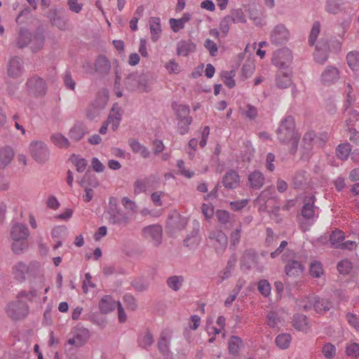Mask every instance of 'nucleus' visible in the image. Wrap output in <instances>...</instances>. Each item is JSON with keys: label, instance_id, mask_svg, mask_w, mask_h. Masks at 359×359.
Instances as JSON below:
<instances>
[{"label": "nucleus", "instance_id": "obj_1", "mask_svg": "<svg viewBox=\"0 0 359 359\" xmlns=\"http://www.w3.org/2000/svg\"><path fill=\"white\" fill-rule=\"evenodd\" d=\"M277 137L282 144H291L290 153L294 155L298 149L300 134L295 130V121L292 116L283 119L276 131Z\"/></svg>", "mask_w": 359, "mask_h": 359}, {"label": "nucleus", "instance_id": "obj_2", "mask_svg": "<svg viewBox=\"0 0 359 359\" xmlns=\"http://www.w3.org/2000/svg\"><path fill=\"white\" fill-rule=\"evenodd\" d=\"M258 259V255L254 250H245L240 260L241 270L247 272L255 268L258 272L262 273L264 271V266L259 264Z\"/></svg>", "mask_w": 359, "mask_h": 359}, {"label": "nucleus", "instance_id": "obj_3", "mask_svg": "<svg viewBox=\"0 0 359 359\" xmlns=\"http://www.w3.org/2000/svg\"><path fill=\"white\" fill-rule=\"evenodd\" d=\"M6 310L8 316L13 320L25 318L29 311L27 303L20 299L9 303Z\"/></svg>", "mask_w": 359, "mask_h": 359}, {"label": "nucleus", "instance_id": "obj_4", "mask_svg": "<svg viewBox=\"0 0 359 359\" xmlns=\"http://www.w3.org/2000/svg\"><path fill=\"white\" fill-rule=\"evenodd\" d=\"M208 239L217 255H222L225 251L227 247V236L222 231L219 229L211 231Z\"/></svg>", "mask_w": 359, "mask_h": 359}, {"label": "nucleus", "instance_id": "obj_5", "mask_svg": "<svg viewBox=\"0 0 359 359\" xmlns=\"http://www.w3.org/2000/svg\"><path fill=\"white\" fill-rule=\"evenodd\" d=\"M292 51L287 48H283L274 52L272 63L280 70L289 69L288 67L292 61Z\"/></svg>", "mask_w": 359, "mask_h": 359}, {"label": "nucleus", "instance_id": "obj_6", "mask_svg": "<svg viewBox=\"0 0 359 359\" xmlns=\"http://www.w3.org/2000/svg\"><path fill=\"white\" fill-rule=\"evenodd\" d=\"M29 151L33 158L39 163H44L49 158L48 148L43 142H32L29 144Z\"/></svg>", "mask_w": 359, "mask_h": 359}, {"label": "nucleus", "instance_id": "obj_7", "mask_svg": "<svg viewBox=\"0 0 359 359\" xmlns=\"http://www.w3.org/2000/svg\"><path fill=\"white\" fill-rule=\"evenodd\" d=\"M28 92L36 96H43L47 91L45 80L39 76H34L27 79L26 83Z\"/></svg>", "mask_w": 359, "mask_h": 359}, {"label": "nucleus", "instance_id": "obj_8", "mask_svg": "<svg viewBox=\"0 0 359 359\" xmlns=\"http://www.w3.org/2000/svg\"><path fill=\"white\" fill-rule=\"evenodd\" d=\"M290 38L289 30L283 24L276 25L271 32L270 41L276 46L286 43Z\"/></svg>", "mask_w": 359, "mask_h": 359}, {"label": "nucleus", "instance_id": "obj_9", "mask_svg": "<svg viewBox=\"0 0 359 359\" xmlns=\"http://www.w3.org/2000/svg\"><path fill=\"white\" fill-rule=\"evenodd\" d=\"M124 85L131 91L136 89L144 90L147 87L146 76L137 72L131 73L125 79Z\"/></svg>", "mask_w": 359, "mask_h": 359}, {"label": "nucleus", "instance_id": "obj_10", "mask_svg": "<svg viewBox=\"0 0 359 359\" xmlns=\"http://www.w3.org/2000/svg\"><path fill=\"white\" fill-rule=\"evenodd\" d=\"M162 232L161 226L158 224L149 225L142 229L143 236L155 246L161 243Z\"/></svg>", "mask_w": 359, "mask_h": 359}, {"label": "nucleus", "instance_id": "obj_11", "mask_svg": "<svg viewBox=\"0 0 359 359\" xmlns=\"http://www.w3.org/2000/svg\"><path fill=\"white\" fill-rule=\"evenodd\" d=\"M106 219L108 222L113 225L126 226L129 223L130 219L127 215L123 212L121 209L105 212Z\"/></svg>", "mask_w": 359, "mask_h": 359}, {"label": "nucleus", "instance_id": "obj_12", "mask_svg": "<svg viewBox=\"0 0 359 359\" xmlns=\"http://www.w3.org/2000/svg\"><path fill=\"white\" fill-rule=\"evenodd\" d=\"M72 334V337L68 339V343L76 347L84 345L90 337L88 330L84 327H75Z\"/></svg>", "mask_w": 359, "mask_h": 359}, {"label": "nucleus", "instance_id": "obj_13", "mask_svg": "<svg viewBox=\"0 0 359 359\" xmlns=\"http://www.w3.org/2000/svg\"><path fill=\"white\" fill-rule=\"evenodd\" d=\"M340 79L339 70L334 66H327L322 72L320 79L324 85L330 86Z\"/></svg>", "mask_w": 359, "mask_h": 359}, {"label": "nucleus", "instance_id": "obj_14", "mask_svg": "<svg viewBox=\"0 0 359 359\" xmlns=\"http://www.w3.org/2000/svg\"><path fill=\"white\" fill-rule=\"evenodd\" d=\"M106 102L102 98H97L86 109V117L90 121L99 117L102 110L105 107Z\"/></svg>", "mask_w": 359, "mask_h": 359}, {"label": "nucleus", "instance_id": "obj_15", "mask_svg": "<svg viewBox=\"0 0 359 359\" xmlns=\"http://www.w3.org/2000/svg\"><path fill=\"white\" fill-rule=\"evenodd\" d=\"M23 72L24 67L22 59L17 56L12 57L8 63V75L13 78H18L23 74Z\"/></svg>", "mask_w": 359, "mask_h": 359}, {"label": "nucleus", "instance_id": "obj_16", "mask_svg": "<svg viewBox=\"0 0 359 359\" xmlns=\"http://www.w3.org/2000/svg\"><path fill=\"white\" fill-rule=\"evenodd\" d=\"M200 225L195 222L192 231L184 240V245L189 249L196 248L201 243V238L199 235Z\"/></svg>", "mask_w": 359, "mask_h": 359}, {"label": "nucleus", "instance_id": "obj_17", "mask_svg": "<svg viewBox=\"0 0 359 359\" xmlns=\"http://www.w3.org/2000/svg\"><path fill=\"white\" fill-rule=\"evenodd\" d=\"M316 198L314 196H306L304 199V205L302 208V216L306 220L313 219L315 217L316 209L315 207Z\"/></svg>", "mask_w": 359, "mask_h": 359}, {"label": "nucleus", "instance_id": "obj_18", "mask_svg": "<svg viewBox=\"0 0 359 359\" xmlns=\"http://www.w3.org/2000/svg\"><path fill=\"white\" fill-rule=\"evenodd\" d=\"M87 133L88 130L85 123L81 121L76 122L69 131V137L74 142H79Z\"/></svg>", "mask_w": 359, "mask_h": 359}, {"label": "nucleus", "instance_id": "obj_19", "mask_svg": "<svg viewBox=\"0 0 359 359\" xmlns=\"http://www.w3.org/2000/svg\"><path fill=\"white\" fill-rule=\"evenodd\" d=\"M292 72L290 69L279 70L276 76V84L278 88L283 89L289 88L292 82Z\"/></svg>", "mask_w": 359, "mask_h": 359}, {"label": "nucleus", "instance_id": "obj_20", "mask_svg": "<svg viewBox=\"0 0 359 359\" xmlns=\"http://www.w3.org/2000/svg\"><path fill=\"white\" fill-rule=\"evenodd\" d=\"M222 182L228 189H236L240 184V176L236 170H231L224 175Z\"/></svg>", "mask_w": 359, "mask_h": 359}, {"label": "nucleus", "instance_id": "obj_21", "mask_svg": "<svg viewBox=\"0 0 359 359\" xmlns=\"http://www.w3.org/2000/svg\"><path fill=\"white\" fill-rule=\"evenodd\" d=\"M248 184L252 189H260L265 183V177L263 173L259 170H254L250 172L248 177Z\"/></svg>", "mask_w": 359, "mask_h": 359}, {"label": "nucleus", "instance_id": "obj_22", "mask_svg": "<svg viewBox=\"0 0 359 359\" xmlns=\"http://www.w3.org/2000/svg\"><path fill=\"white\" fill-rule=\"evenodd\" d=\"M304 267L301 262L296 260L289 261L285 266V272L287 276L297 277L301 276Z\"/></svg>", "mask_w": 359, "mask_h": 359}, {"label": "nucleus", "instance_id": "obj_23", "mask_svg": "<svg viewBox=\"0 0 359 359\" xmlns=\"http://www.w3.org/2000/svg\"><path fill=\"white\" fill-rule=\"evenodd\" d=\"M196 44L191 40H181L177 44V54L179 56H187L194 52Z\"/></svg>", "mask_w": 359, "mask_h": 359}, {"label": "nucleus", "instance_id": "obj_24", "mask_svg": "<svg viewBox=\"0 0 359 359\" xmlns=\"http://www.w3.org/2000/svg\"><path fill=\"white\" fill-rule=\"evenodd\" d=\"M29 235V229L25 224H15L11 228V237L13 240L27 239Z\"/></svg>", "mask_w": 359, "mask_h": 359}, {"label": "nucleus", "instance_id": "obj_25", "mask_svg": "<svg viewBox=\"0 0 359 359\" xmlns=\"http://www.w3.org/2000/svg\"><path fill=\"white\" fill-rule=\"evenodd\" d=\"M151 39L156 42L160 38L161 34V20L158 17H151L149 20Z\"/></svg>", "mask_w": 359, "mask_h": 359}, {"label": "nucleus", "instance_id": "obj_26", "mask_svg": "<svg viewBox=\"0 0 359 359\" xmlns=\"http://www.w3.org/2000/svg\"><path fill=\"white\" fill-rule=\"evenodd\" d=\"M111 69L109 60L104 56H98L95 62V72L102 75L107 74Z\"/></svg>", "mask_w": 359, "mask_h": 359}, {"label": "nucleus", "instance_id": "obj_27", "mask_svg": "<svg viewBox=\"0 0 359 359\" xmlns=\"http://www.w3.org/2000/svg\"><path fill=\"white\" fill-rule=\"evenodd\" d=\"M14 157V151L11 147H6L0 149V168H5L10 164Z\"/></svg>", "mask_w": 359, "mask_h": 359}, {"label": "nucleus", "instance_id": "obj_28", "mask_svg": "<svg viewBox=\"0 0 359 359\" xmlns=\"http://www.w3.org/2000/svg\"><path fill=\"white\" fill-rule=\"evenodd\" d=\"M116 302L110 295H104L100 301L99 308L102 313H108L114 310Z\"/></svg>", "mask_w": 359, "mask_h": 359}, {"label": "nucleus", "instance_id": "obj_29", "mask_svg": "<svg viewBox=\"0 0 359 359\" xmlns=\"http://www.w3.org/2000/svg\"><path fill=\"white\" fill-rule=\"evenodd\" d=\"M170 337L165 333L162 332L158 341V348L159 351L164 355L168 356L170 353Z\"/></svg>", "mask_w": 359, "mask_h": 359}, {"label": "nucleus", "instance_id": "obj_30", "mask_svg": "<svg viewBox=\"0 0 359 359\" xmlns=\"http://www.w3.org/2000/svg\"><path fill=\"white\" fill-rule=\"evenodd\" d=\"M172 108L175 111L177 121L187 119V118H192L189 115L190 108L188 105L173 102L172 104Z\"/></svg>", "mask_w": 359, "mask_h": 359}, {"label": "nucleus", "instance_id": "obj_31", "mask_svg": "<svg viewBox=\"0 0 359 359\" xmlns=\"http://www.w3.org/2000/svg\"><path fill=\"white\" fill-rule=\"evenodd\" d=\"M191 19V15L188 13L183 14L182 17L179 19L170 18L169 20L171 29L174 32H177L180 29L184 27L186 22Z\"/></svg>", "mask_w": 359, "mask_h": 359}, {"label": "nucleus", "instance_id": "obj_32", "mask_svg": "<svg viewBox=\"0 0 359 359\" xmlns=\"http://www.w3.org/2000/svg\"><path fill=\"white\" fill-rule=\"evenodd\" d=\"M332 307V304L326 299L313 296V308L318 313L327 311Z\"/></svg>", "mask_w": 359, "mask_h": 359}, {"label": "nucleus", "instance_id": "obj_33", "mask_svg": "<svg viewBox=\"0 0 359 359\" xmlns=\"http://www.w3.org/2000/svg\"><path fill=\"white\" fill-rule=\"evenodd\" d=\"M50 139L54 145L60 149H67L70 146L69 140L61 133H53Z\"/></svg>", "mask_w": 359, "mask_h": 359}, {"label": "nucleus", "instance_id": "obj_34", "mask_svg": "<svg viewBox=\"0 0 359 359\" xmlns=\"http://www.w3.org/2000/svg\"><path fill=\"white\" fill-rule=\"evenodd\" d=\"M243 346L242 339L237 336L230 337L228 341L229 352L232 355H236L239 353L241 347Z\"/></svg>", "mask_w": 359, "mask_h": 359}, {"label": "nucleus", "instance_id": "obj_35", "mask_svg": "<svg viewBox=\"0 0 359 359\" xmlns=\"http://www.w3.org/2000/svg\"><path fill=\"white\" fill-rule=\"evenodd\" d=\"M325 11L330 14H338L344 11L343 4L341 0H327Z\"/></svg>", "mask_w": 359, "mask_h": 359}, {"label": "nucleus", "instance_id": "obj_36", "mask_svg": "<svg viewBox=\"0 0 359 359\" xmlns=\"http://www.w3.org/2000/svg\"><path fill=\"white\" fill-rule=\"evenodd\" d=\"M236 257L235 256H232L230 259L228 261L226 267L219 273V276L221 279L220 282L224 281V280L229 278L234 270V267L236 263Z\"/></svg>", "mask_w": 359, "mask_h": 359}, {"label": "nucleus", "instance_id": "obj_37", "mask_svg": "<svg viewBox=\"0 0 359 359\" xmlns=\"http://www.w3.org/2000/svg\"><path fill=\"white\" fill-rule=\"evenodd\" d=\"M130 146L135 153L140 154L144 158H147L150 156V151L149 149L141 144L138 141L135 140H131L130 141Z\"/></svg>", "mask_w": 359, "mask_h": 359}, {"label": "nucleus", "instance_id": "obj_38", "mask_svg": "<svg viewBox=\"0 0 359 359\" xmlns=\"http://www.w3.org/2000/svg\"><path fill=\"white\" fill-rule=\"evenodd\" d=\"M137 343L139 346L143 348H147L151 346L154 343L152 334L149 331L140 334L137 338Z\"/></svg>", "mask_w": 359, "mask_h": 359}, {"label": "nucleus", "instance_id": "obj_39", "mask_svg": "<svg viewBox=\"0 0 359 359\" xmlns=\"http://www.w3.org/2000/svg\"><path fill=\"white\" fill-rule=\"evenodd\" d=\"M31 34L27 29L21 28L17 38V46L22 48L28 45L31 41Z\"/></svg>", "mask_w": 359, "mask_h": 359}, {"label": "nucleus", "instance_id": "obj_40", "mask_svg": "<svg viewBox=\"0 0 359 359\" xmlns=\"http://www.w3.org/2000/svg\"><path fill=\"white\" fill-rule=\"evenodd\" d=\"M27 271V266L22 262L17 263L13 267V273L15 279L22 281L25 280V273Z\"/></svg>", "mask_w": 359, "mask_h": 359}, {"label": "nucleus", "instance_id": "obj_41", "mask_svg": "<svg viewBox=\"0 0 359 359\" xmlns=\"http://www.w3.org/2000/svg\"><path fill=\"white\" fill-rule=\"evenodd\" d=\"M347 64L353 71L359 70V52L353 50L346 56Z\"/></svg>", "mask_w": 359, "mask_h": 359}, {"label": "nucleus", "instance_id": "obj_42", "mask_svg": "<svg viewBox=\"0 0 359 359\" xmlns=\"http://www.w3.org/2000/svg\"><path fill=\"white\" fill-rule=\"evenodd\" d=\"M184 282V278L182 276H172L167 278V285L172 290L177 292L181 288Z\"/></svg>", "mask_w": 359, "mask_h": 359}, {"label": "nucleus", "instance_id": "obj_43", "mask_svg": "<svg viewBox=\"0 0 359 359\" xmlns=\"http://www.w3.org/2000/svg\"><path fill=\"white\" fill-rule=\"evenodd\" d=\"M44 36L41 34H36L32 37L31 36V48L33 52H37L42 48L44 44Z\"/></svg>", "mask_w": 359, "mask_h": 359}, {"label": "nucleus", "instance_id": "obj_44", "mask_svg": "<svg viewBox=\"0 0 359 359\" xmlns=\"http://www.w3.org/2000/svg\"><path fill=\"white\" fill-rule=\"evenodd\" d=\"M351 151V147L349 143H344L338 145L336 154L339 158L341 160H346Z\"/></svg>", "mask_w": 359, "mask_h": 359}, {"label": "nucleus", "instance_id": "obj_45", "mask_svg": "<svg viewBox=\"0 0 359 359\" xmlns=\"http://www.w3.org/2000/svg\"><path fill=\"white\" fill-rule=\"evenodd\" d=\"M227 16L229 17L232 23L246 22L245 16L243 11L241 8L232 10L230 12V14L227 15Z\"/></svg>", "mask_w": 359, "mask_h": 359}, {"label": "nucleus", "instance_id": "obj_46", "mask_svg": "<svg viewBox=\"0 0 359 359\" xmlns=\"http://www.w3.org/2000/svg\"><path fill=\"white\" fill-rule=\"evenodd\" d=\"M292 337L289 334H280L276 338V344L281 349H286L289 347Z\"/></svg>", "mask_w": 359, "mask_h": 359}, {"label": "nucleus", "instance_id": "obj_47", "mask_svg": "<svg viewBox=\"0 0 359 359\" xmlns=\"http://www.w3.org/2000/svg\"><path fill=\"white\" fill-rule=\"evenodd\" d=\"M344 238V233L342 231L335 230L330 235V241L332 246L340 248V245L342 243L341 242Z\"/></svg>", "mask_w": 359, "mask_h": 359}, {"label": "nucleus", "instance_id": "obj_48", "mask_svg": "<svg viewBox=\"0 0 359 359\" xmlns=\"http://www.w3.org/2000/svg\"><path fill=\"white\" fill-rule=\"evenodd\" d=\"M345 353L348 357L357 358L359 357V344L353 341L347 343Z\"/></svg>", "mask_w": 359, "mask_h": 359}, {"label": "nucleus", "instance_id": "obj_49", "mask_svg": "<svg viewBox=\"0 0 359 359\" xmlns=\"http://www.w3.org/2000/svg\"><path fill=\"white\" fill-rule=\"evenodd\" d=\"M51 236L54 241L63 240L67 236V229L65 226H57L53 229Z\"/></svg>", "mask_w": 359, "mask_h": 359}, {"label": "nucleus", "instance_id": "obj_50", "mask_svg": "<svg viewBox=\"0 0 359 359\" xmlns=\"http://www.w3.org/2000/svg\"><path fill=\"white\" fill-rule=\"evenodd\" d=\"M235 71H225L222 73V78L224 83L229 88H233L235 85V81L233 77L235 76Z\"/></svg>", "mask_w": 359, "mask_h": 359}, {"label": "nucleus", "instance_id": "obj_51", "mask_svg": "<svg viewBox=\"0 0 359 359\" xmlns=\"http://www.w3.org/2000/svg\"><path fill=\"white\" fill-rule=\"evenodd\" d=\"M193 121L192 118H187V119L178 120L177 122V131L178 133L184 135L189 133V126Z\"/></svg>", "mask_w": 359, "mask_h": 359}, {"label": "nucleus", "instance_id": "obj_52", "mask_svg": "<svg viewBox=\"0 0 359 359\" xmlns=\"http://www.w3.org/2000/svg\"><path fill=\"white\" fill-rule=\"evenodd\" d=\"M320 32V23L319 21H315L312 25L309 43L310 46H313L316 41L317 37Z\"/></svg>", "mask_w": 359, "mask_h": 359}, {"label": "nucleus", "instance_id": "obj_53", "mask_svg": "<svg viewBox=\"0 0 359 359\" xmlns=\"http://www.w3.org/2000/svg\"><path fill=\"white\" fill-rule=\"evenodd\" d=\"M72 162L76 166L79 172H83L88 165L87 161L83 158H79L78 156L73 155L71 158Z\"/></svg>", "mask_w": 359, "mask_h": 359}, {"label": "nucleus", "instance_id": "obj_54", "mask_svg": "<svg viewBox=\"0 0 359 359\" xmlns=\"http://www.w3.org/2000/svg\"><path fill=\"white\" fill-rule=\"evenodd\" d=\"M11 247L15 254H21L27 248V239L13 240Z\"/></svg>", "mask_w": 359, "mask_h": 359}, {"label": "nucleus", "instance_id": "obj_55", "mask_svg": "<svg viewBox=\"0 0 359 359\" xmlns=\"http://www.w3.org/2000/svg\"><path fill=\"white\" fill-rule=\"evenodd\" d=\"M259 292L265 297L271 294V285L267 280L263 279L259 281L257 284Z\"/></svg>", "mask_w": 359, "mask_h": 359}, {"label": "nucleus", "instance_id": "obj_56", "mask_svg": "<svg viewBox=\"0 0 359 359\" xmlns=\"http://www.w3.org/2000/svg\"><path fill=\"white\" fill-rule=\"evenodd\" d=\"M312 151L313 146L307 143L305 144L302 142L300 147L301 158L304 161H308L312 155Z\"/></svg>", "mask_w": 359, "mask_h": 359}, {"label": "nucleus", "instance_id": "obj_57", "mask_svg": "<svg viewBox=\"0 0 359 359\" xmlns=\"http://www.w3.org/2000/svg\"><path fill=\"white\" fill-rule=\"evenodd\" d=\"M299 306L307 311L313 307V296L304 297L297 301Z\"/></svg>", "mask_w": 359, "mask_h": 359}, {"label": "nucleus", "instance_id": "obj_58", "mask_svg": "<svg viewBox=\"0 0 359 359\" xmlns=\"http://www.w3.org/2000/svg\"><path fill=\"white\" fill-rule=\"evenodd\" d=\"M308 324L307 318L304 315H297L294 318V326L299 330H302L306 327Z\"/></svg>", "mask_w": 359, "mask_h": 359}, {"label": "nucleus", "instance_id": "obj_59", "mask_svg": "<svg viewBox=\"0 0 359 359\" xmlns=\"http://www.w3.org/2000/svg\"><path fill=\"white\" fill-rule=\"evenodd\" d=\"M323 273L322 265L318 262H314L310 266V274L313 278H319Z\"/></svg>", "mask_w": 359, "mask_h": 359}, {"label": "nucleus", "instance_id": "obj_60", "mask_svg": "<svg viewBox=\"0 0 359 359\" xmlns=\"http://www.w3.org/2000/svg\"><path fill=\"white\" fill-rule=\"evenodd\" d=\"M232 23V22L230 20L229 17L226 15L219 22V30L220 32L222 34V36L225 37L229 30V26Z\"/></svg>", "mask_w": 359, "mask_h": 359}, {"label": "nucleus", "instance_id": "obj_61", "mask_svg": "<svg viewBox=\"0 0 359 359\" xmlns=\"http://www.w3.org/2000/svg\"><path fill=\"white\" fill-rule=\"evenodd\" d=\"M346 319L349 325L359 331V316L353 313H348L346 315Z\"/></svg>", "mask_w": 359, "mask_h": 359}, {"label": "nucleus", "instance_id": "obj_62", "mask_svg": "<svg viewBox=\"0 0 359 359\" xmlns=\"http://www.w3.org/2000/svg\"><path fill=\"white\" fill-rule=\"evenodd\" d=\"M164 67L170 74H177L181 71L179 64L173 59L169 60Z\"/></svg>", "mask_w": 359, "mask_h": 359}, {"label": "nucleus", "instance_id": "obj_63", "mask_svg": "<svg viewBox=\"0 0 359 359\" xmlns=\"http://www.w3.org/2000/svg\"><path fill=\"white\" fill-rule=\"evenodd\" d=\"M322 351L324 356L327 358H332L336 355V348L333 344L330 343H327L325 344L323 347Z\"/></svg>", "mask_w": 359, "mask_h": 359}, {"label": "nucleus", "instance_id": "obj_64", "mask_svg": "<svg viewBox=\"0 0 359 359\" xmlns=\"http://www.w3.org/2000/svg\"><path fill=\"white\" fill-rule=\"evenodd\" d=\"M351 269V262L347 259L342 260L337 264V270L340 273H348Z\"/></svg>", "mask_w": 359, "mask_h": 359}]
</instances>
